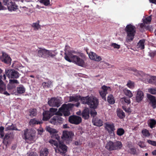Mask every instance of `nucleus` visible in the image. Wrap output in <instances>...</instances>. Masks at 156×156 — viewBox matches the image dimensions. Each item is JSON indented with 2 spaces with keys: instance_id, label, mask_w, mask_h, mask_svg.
Wrapping results in <instances>:
<instances>
[{
  "instance_id": "f257e3e1",
  "label": "nucleus",
  "mask_w": 156,
  "mask_h": 156,
  "mask_svg": "<svg viewBox=\"0 0 156 156\" xmlns=\"http://www.w3.org/2000/svg\"><path fill=\"white\" fill-rule=\"evenodd\" d=\"M64 58L69 62H73L76 65L84 67L86 64L84 60L80 58L78 56L73 55L70 52L65 53Z\"/></svg>"
},
{
  "instance_id": "f03ea898",
  "label": "nucleus",
  "mask_w": 156,
  "mask_h": 156,
  "mask_svg": "<svg viewBox=\"0 0 156 156\" xmlns=\"http://www.w3.org/2000/svg\"><path fill=\"white\" fill-rule=\"evenodd\" d=\"M81 103L83 104H87L90 108L94 109L97 108L99 104L98 99L94 96L83 97Z\"/></svg>"
},
{
  "instance_id": "7ed1b4c3",
  "label": "nucleus",
  "mask_w": 156,
  "mask_h": 156,
  "mask_svg": "<svg viewBox=\"0 0 156 156\" xmlns=\"http://www.w3.org/2000/svg\"><path fill=\"white\" fill-rule=\"evenodd\" d=\"M76 104L68 103L67 104H64L60 108L58 112V114L62 115L63 114L65 116H68L70 115V110H71L74 106L78 107L80 103L78 101Z\"/></svg>"
},
{
  "instance_id": "20e7f679",
  "label": "nucleus",
  "mask_w": 156,
  "mask_h": 156,
  "mask_svg": "<svg viewBox=\"0 0 156 156\" xmlns=\"http://www.w3.org/2000/svg\"><path fill=\"white\" fill-rule=\"evenodd\" d=\"M127 34L126 41H132L134 38L136 33V28L135 26L131 24L127 25L125 29Z\"/></svg>"
},
{
  "instance_id": "39448f33",
  "label": "nucleus",
  "mask_w": 156,
  "mask_h": 156,
  "mask_svg": "<svg viewBox=\"0 0 156 156\" xmlns=\"http://www.w3.org/2000/svg\"><path fill=\"white\" fill-rule=\"evenodd\" d=\"M122 144L119 141H117L114 143L111 141L108 142L105 146L106 149L109 151L122 149Z\"/></svg>"
},
{
  "instance_id": "423d86ee",
  "label": "nucleus",
  "mask_w": 156,
  "mask_h": 156,
  "mask_svg": "<svg viewBox=\"0 0 156 156\" xmlns=\"http://www.w3.org/2000/svg\"><path fill=\"white\" fill-rule=\"evenodd\" d=\"M74 135L73 132L71 131L64 130L62 132V135L61 137L62 140L66 142V143H69L72 140Z\"/></svg>"
},
{
  "instance_id": "0eeeda50",
  "label": "nucleus",
  "mask_w": 156,
  "mask_h": 156,
  "mask_svg": "<svg viewBox=\"0 0 156 156\" xmlns=\"http://www.w3.org/2000/svg\"><path fill=\"white\" fill-rule=\"evenodd\" d=\"M54 144L56 146L55 151L57 153L63 154L66 153L67 152V147L63 142L59 141L58 144L57 143Z\"/></svg>"
},
{
  "instance_id": "6e6552de",
  "label": "nucleus",
  "mask_w": 156,
  "mask_h": 156,
  "mask_svg": "<svg viewBox=\"0 0 156 156\" xmlns=\"http://www.w3.org/2000/svg\"><path fill=\"white\" fill-rule=\"evenodd\" d=\"M5 75L9 78L17 79L19 77L20 74L14 69L5 70Z\"/></svg>"
},
{
  "instance_id": "1a4fd4ad",
  "label": "nucleus",
  "mask_w": 156,
  "mask_h": 156,
  "mask_svg": "<svg viewBox=\"0 0 156 156\" xmlns=\"http://www.w3.org/2000/svg\"><path fill=\"white\" fill-rule=\"evenodd\" d=\"M58 111L56 112V115H58L54 116L50 120L51 123L56 125L62 124L63 121V119L61 117V115L58 114Z\"/></svg>"
},
{
  "instance_id": "9d476101",
  "label": "nucleus",
  "mask_w": 156,
  "mask_h": 156,
  "mask_svg": "<svg viewBox=\"0 0 156 156\" xmlns=\"http://www.w3.org/2000/svg\"><path fill=\"white\" fill-rule=\"evenodd\" d=\"M48 104L50 106L57 108L60 105L59 100L55 97L52 98L49 100Z\"/></svg>"
},
{
  "instance_id": "9b49d317",
  "label": "nucleus",
  "mask_w": 156,
  "mask_h": 156,
  "mask_svg": "<svg viewBox=\"0 0 156 156\" xmlns=\"http://www.w3.org/2000/svg\"><path fill=\"white\" fill-rule=\"evenodd\" d=\"M0 59L2 62L5 64L10 65L11 63V58L5 52H2V55L0 58Z\"/></svg>"
},
{
  "instance_id": "f8f14e48",
  "label": "nucleus",
  "mask_w": 156,
  "mask_h": 156,
  "mask_svg": "<svg viewBox=\"0 0 156 156\" xmlns=\"http://www.w3.org/2000/svg\"><path fill=\"white\" fill-rule=\"evenodd\" d=\"M69 121L71 123L78 125L81 122L82 119L80 117L73 115L69 117Z\"/></svg>"
},
{
  "instance_id": "ddd939ff",
  "label": "nucleus",
  "mask_w": 156,
  "mask_h": 156,
  "mask_svg": "<svg viewBox=\"0 0 156 156\" xmlns=\"http://www.w3.org/2000/svg\"><path fill=\"white\" fill-rule=\"evenodd\" d=\"M147 97L148 98V101L149 104L152 107L153 109L156 107V99L155 97L150 94H147Z\"/></svg>"
},
{
  "instance_id": "4468645a",
  "label": "nucleus",
  "mask_w": 156,
  "mask_h": 156,
  "mask_svg": "<svg viewBox=\"0 0 156 156\" xmlns=\"http://www.w3.org/2000/svg\"><path fill=\"white\" fill-rule=\"evenodd\" d=\"M105 129L110 134H114V131L115 130V126L113 123L105 124Z\"/></svg>"
},
{
  "instance_id": "2eb2a0df",
  "label": "nucleus",
  "mask_w": 156,
  "mask_h": 156,
  "mask_svg": "<svg viewBox=\"0 0 156 156\" xmlns=\"http://www.w3.org/2000/svg\"><path fill=\"white\" fill-rule=\"evenodd\" d=\"M24 139L26 140H29L30 141H32L34 138V136L29 131L28 129L24 130Z\"/></svg>"
},
{
  "instance_id": "dca6fc26",
  "label": "nucleus",
  "mask_w": 156,
  "mask_h": 156,
  "mask_svg": "<svg viewBox=\"0 0 156 156\" xmlns=\"http://www.w3.org/2000/svg\"><path fill=\"white\" fill-rule=\"evenodd\" d=\"M39 50L37 51V55L39 57L43 58H47V50L44 48H39Z\"/></svg>"
},
{
  "instance_id": "f3484780",
  "label": "nucleus",
  "mask_w": 156,
  "mask_h": 156,
  "mask_svg": "<svg viewBox=\"0 0 156 156\" xmlns=\"http://www.w3.org/2000/svg\"><path fill=\"white\" fill-rule=\"evenodd\" d=\"M88 55L90 58L94 61L98 62L102 60V58L100 56H98L96 53L94 52H90Z\"/></svg>"
},
{
  "instance_id": "a211bd4d",
  "label": "nucleus",
  "mask_w": 156,
  "mask_h": 156,
  "mask_svg": "<svg viewBox=\"0 0 156 156\" xmlns=\"http://www.w3.org/2000/svg\"><path fill=\"white\" fill-rule=\"evenodd\" d=\"M8 10L10 11H15L18 10V6L16 4L15 2H9L7 5Z\"/></svg>"
},
{
  "instance_id": "6ab92c4d",
  "label": "nucleus",
  "mask_w": 156,
  "mask_h": 156,
  "mask_svg": "<svg viewBox=\"0 0 156 156\" xmlns=\"http://www.w3.org/2000/svg\"><path fill=\"white\" fill-rule=\"evenodd\" d=\"M144 97V93L142 91L138 89L137 91L136 96V100L137 102H140L143 99Z\"/></svg>"
},
{
  "instance_id": "aec40b11",
  "label": "nucleus",
  "mask_w": 156,
  "mask_h": 156,
  "mask_svg": "<svg viewBox=\"0 0 156 156\" xmlns=\"http://www.w3.org/2000/svg\"><path fill=\"white\" fill-rule=\"evenodd\" d=\"M89 109L88 108H85L82 113V118L85 119H87L89 118Z\"/></svg>"
},
{
  "instance_id": "412c9836",
  "label": "nucleus",
  "mask_w": 156,
  "mask_h": 156,
  "mask_svg": "<svg viewBox=\"0 0 156 156\" xmlns=\"http://www.w3.org/2000/svg\"><path fill=\"white\" fill-rule=\"evenodd\" d=\"M46 131L50 133L51 134H54L55 136L56 139L57 140H58L59 139L60 137L58 135H56V134L57 132L56 129L51 128L49 126H47L46 127Z\"/></svg>"
},
{
  "instance_id": "4be33fe9",
  "label": "nucleus",
  "mask_w": 156,
  "mask_h": 156,
  "mask_svg": "<svg viewBox=\"0 0 156 156\" xmlns=\"http://www.w3.org/2000/svg\"><path fill=\"white\" fill-rule=\"evenodd\" d=\"M43 117L42 120L43 121H47L53 116V114H51L48 111H44L43 113Z\"/></svg>"
},
{
  "instance_id": "5701e85b",
  "label": "nucleus",
  "mask_w": 156,
  "mask_h": 156,
  "mask_svg": "<svg viewBox=\"0 0 156 156\" xmlns=\"http://www.w3.org/2000/svg\"><path fill=\"white\" fill-rule=\"evenodd\" d=\"M83 97H81L80 95H75L74 96H70L69 98V101L70 102L74 101L77 102L80 100L81 101V100Z\"/></svg>"
},
{
  "instance_id": "b1692460",
  "label": "nucleus",
  "mask_w": 156,
  "mask_h": 156,
  "mask_svg": "<svg viewBox=\"0 0 156 156\" xmlns=\"http://www.w3.org/2000/svg\"><path fill=\"white\" fill-rule=\"evenodd\" d=\"M43 123L42 121L37 120L36 119L34 118L31 119L29 121V124L30 125L34 126L36 125L40 124Z\"/></svg>"
},
{
  "instance_id": "393cba45",
  "label": "nucleus",
  "mask_w": 156,
  "mask_h": 156,
  "mask_svg": "<svg viewBox=\"0 0 156 156\" xmlns=\"http://www.w3.org/2000/svg\"><path fill=\"white\" fill-rule=\"evenodd\" d=\"M2 75H0V93H2L5 90L6 86L4 82L2 80Z\"/></svg>"
},
{
  "instance_id": "a878e982",
  "label": "nucleus",
  "mask_w": 156,
  "mask_h": 156,
  "mask_svg": "<svg viewBox=\"0 0 156 156\" xmlns=\"http://www.w3.org/2000/svg\"><path fill=\"white\" fill-rule=\"evenodd\" d=\"M129 70L133 72L134 73V74L137 76H141L144 74V73L143 71L138 70L134 68H131Z\"/></svg>"
},
{
  "instance_id": "bb28decb",
  "label": "nucleus",
  "mask_w": 156,
  "mask_h": 156,
  "mask_svg": "<svg viewBox=\"0 0 156 156\" xmlns=\"http://www.w3.org/2000/svg\"><path fill=\"white\" fill-rule=\"evenodd\" d=\"M92 122L94 125L98 126H101L103 125L102 121L98 118H96L94 119H93Z\"/></svg>"
},
{
  "instance_id": "cd10ccee",
  "label": "nucleus",
  "mask_w": 156,
  "mask_h": 156,
  "mask_svg": "<svg viewBox=\"0 0 156 156\" xmlns=\"http://www.w3.org/2000/svg\"><path fill=\"white\" fill-rule=\"evenodd\" d=\"M10 138V134L9 133H6L5 134L4 137H3V143L5 145L7 146V145L9 144V140Z\"/></svg>"
},
{
  "instance_id": "c85d7f7f",
  "label": "nucleus",
  "mask_w": 156,
  "mask_h": 156,
  "mask_svg": "<svg viewBox=\"0 0 156 156\" xmlns=\"http://www.w3.org/2000/svg\"><path fill=\"white\" fill-rule=\"evenodd\" d=\"M17 93L19 94H21L24 93L26 90L25 88L22 85H20L16 88Z\"/></svg>"
},
{
  "instance_id": "c756f323",
  "label": "nucleus",
  "mask_w": 156,
  "mask_h": 156,
  "mask_svg": "<svg viewBox=\"0 0 156 156\" xmlns=\"http://www.w3.org/2000/svg\"><path fill=\"white\" fill-rule=\"evenodd\" d=\"M40 156H47L49 152L48 149L46 148H42L40 151Z\"/></svg>"
},
{
  "instance_id": "7c9ffc66",
  "label": "nucleus",
  "mask_w": 156,
  "mask_h": 156,
  "mask_svg": "<svg viewBox=\"0 0 156 156\" xmlns=\"http://www.w3.org/2000/svg\"><path fill=\"white\" fill-rule=\"evenodd\" d=\"M115 100L112 94H110L107 97L108 102L111 105L115 103Z\"/></svg>"
},
{
  "instance_id": "2f4dec72",
  "label": "nucleus",
  "mask_w": 156,
  "mask_h": 156,
  "mask_svg": "<svg viewBox=\"0 0 156 156\" xmlns=\"http://www.w3.org/2000/svg\"><path fill=\"white\" fill-rule=\"evenodd\" d=\"M156 125V121L155 120L151 119L149 120V126L151 128L155 127Z\"/></svg>"
},
{
  "instance_id": "473e14b6",
  "label": "nucleus",
  "mask_w": 156,
  "mask_h": 156,
  "mask_svg": "<svg viewBox=\"0 0 156 156\" xmlns=\"http://www.w3.org/2000/svg\"><path fill=\"white\" fill-rule=\"evenodd\" d=\"M29 115L31 117H33L36 115L37 110L35 108L30 109L29 110Z\"/></svg>"
},
{
  "instance_id": "72a5a7b5",
  "label": "nucleus",
  "mask_w": 156,
  "mask_h": 156,
  "mask_svg": "<svg viewBox=\"0 0 156 156\" xmlns=\"http://www.w3.org/2000/svg\"><path fill=\"white\" fill-rule=\"evenodd\" d=\"M125 133V130L122 128H119L117 129L116 131L117 134L120 136L123 135Z\"/></svg>"
},
{
  "instance_id": "f704fd0d",
  "label": "nucleus",
  "mask_w": 156,
  "mask_h": 156,
  "mask_svg": "<svg viewBox=\"0 0 156 156\" xmlns=\"http://www.w3.org/2000/svg\"><path fill=\"white\" fill-rule=\"evenodd\" d=\"M39 21L38 20L36 23H33L32 26L34 28V30H38L39 29H41V25H39Z\"/></svg>"
},
{
  "instance_id": "c9c22d12",
  "label": "nucleus",
  "mask_w": 156,
  "mask_h": 156,
  "mask_svg": "<svg viewBox=\"0 0 156 156\" xmlns=\"http://www.w3.org/2000/svg\"><path fill=\"white\" fill-rule=\"evenodd\" d=\"M117 115L121 119L124 118L125 116V113L122 110H120L117 111Z\"/></svg>"
},
{
  "instance_id": "e433bc0d",
  "label": "nucleus",
  "mask_w": 156,
  "mask_h": 156,
  "mask_svg": "<svg viewBox=\"0 0 156 156\" xmlns=\"http://www.w3.org/2000/svg\"><path fill=\"white\" fill-rule=\"evenodd\" d=\"M101 89L104 92H105L106 94H108V91H111V89L109 87H107L105 85H103L101 87Z\"/></svg>"
},
{
  "instance_id": "4c0bfd02",
  "label": "nucleus",
  "mask_w": 156,
  "mask_h": 156,
  "mask_svg": "<svg viewBox=\"0 0 156 156\" xmlns=\"http://www.w3.org/2000/svg\"><path fill=\"white\" fill-rule=\"evenodd\" d=\"M145 41L144 40H140L138 43L139 47L141 49H143L144 48V43Z\"/></svg>"
},
{
  "instance_id": "58836bf2",
  "label": "nucleus",
  "mask_w": 156,
  "mask_h": 156,
  "mask_svg": "<svg viewBox=\"0 0 156 156\" xmlns=\"http://www.w3.org/2000/svg\"><path fill=\"white\" fill-rule=\"evenodd\" d=\"M148 82L152 84L156 85V76H152L151 77L149 80Z\"/></svg>"
},
{
  "instance_id": "ea45409f",
  "label": "nucleus",
  "mask_w": 156,
  "mask_h": 156,
  "mask_svg": "<svg viewBox=\"0 0 156 156\" xmlns=\"http://www.w3.org/2000/svg\"><path fill=\"white\" fill-rule=\"evenodd\" d=\"M152 18L151 16H149L143 19V22L146 24H150Z\"/></svg>"
},
{
  "instance_id": "a19ab883",
  "label": "nucleus",
  "mask_w": 156,
  "mask_h": 156,
  "mask_svg": "<svg viewBox=\"0 0 156 156\" xmlns=\"http://www.w3.org/2000/svg\"><path fill=\"white\" fill-rule=\"evenodd\" d=\"M123 91L125 95L128 96L129 98H131L133 96L131 92L129 90L125 89L123 90Z\"/></svg>"
},
{
  "instance_id": "79ce46f5",
  "label": "nucleus",
  "mask_w": 156,
  "mask_h": 156,
  "mask_svg": "<svg viewBox=\"0 0 156 156\" xmlns=\"http://www.w3.org/2000/svg\"><path fill=\"white\" fill-rule=\"evenodd\" d=\"M52 82L51 81H48L47 82H43L42 83L44 88H48L51 85Z\"/></svg>"
},
{
  "instance_id": "37998d69",
  "label": "nucleus",
  "mask_w": 156,
  "mask_h": 156,
  "mask_svg": "<svg viewBox=\"0 0 156 156\" xmlns=\"http://www.w3.org/2000/svg\"><path fill=\"white\" fill-rule=\"evenodd\" d=\"M47 58L49 57L53 58L55 55L53 51L48 50H47Z\"/></svg>"
},
{
  "instance_id": "c03bdc74",
  "label": "nucleus",
  "mask_w": 156,
  "mask_h": 156,
  "mask_svg": "<svg viewBox=\"0 0 156 156\" xmlns=\"http://www.w3.org/2000/svg\"><path fill=\"white\" fill-rule=\"evenodd\" d=\"M142 133L144 136H149L150 134L149 131L146 129H143L142 131Z\"/></svg>"
},
{
  "instance_id": "a18cd8bd",
  "label": "nucleus",
  "mask_w": 156,
  "mask_h": 156,
  "mask_svg": "<svg viewBox=\"0 0 156 156\" xmlns=\"http://www.w3.org/2000/svg\"><path fill=\"white\" fill-rule=\"evenodd\" d=\"M40 3L43 4L44 5L47 6L50 4V0H40Z\"/></svg>"
},
{
  "instance_id": "49530a36",
  "label": "nucleus",
  "mask_w": 156,
  "mask_h": 156,
  "mask_svg": "<svg viewBox=\"0 0 156 156\" xmlns=\"http://www.w3.org/2000/svg\"><path fill=\"white\" fill-rule=\"evenodd\" d=\"M99 93L100 96L101 97L102 99L106 101V98L105 96L107 94L105 92H104L102 90H99Z\"/></svg>"
},
{
  "instance_id": "de8ad7c7",
  "label": "nucleus",
  "mask_w": 156,
  "mask_h": 156,
  "mask_svg": "<svg viewBox=\"0 0 156 156\" xmlns=\"http://www.w3.org/2000/svg\"><path fill=\"white\" fill-rule=\"evenodd\" d=\"M134 83L129 80L128 81L127 86L130 88H133L134 87Z\"/></svg>"
},
{
  "instance_id": "09e8293b",
  "label": "nucleus",
  "mask_w": 156,
  "mask_h": 156,
  "mask_svg": "<svg viewBox=\"0 0 156 156\" xmlns=\"http://www.w3.org/2000/svg\"><path fill=\"white\" fill-rule=\"evenodd\" d=\"M4 127L2 126L0 127V138H3L4 136Z\"/></svg>"
},
{
  "instance_id": "8fccbe9b",
  "label": "nucleus",
  "mask_w": 156,
  "mask_h": 156,
  "mask_svg": "<svg viewBox=\"0 0 156 156\" xmlns=\"http://www.w3.org/2000/svg\"><path fill=\"white\" fill-rule=\"evenodd\" d=\"M15 86L14 84L11 83L9 82L7 86V89L8 90H11L15 88Z\"/></svg>"
},
{
  "instance_id": "3c124183",
  "label": "nucleus",
  "mask_w": 156,
  "mask_h": 156,
  "mask_svg": "<svg viewBox=\"0 0 156 156\" xmlns=\"http://www.w3.org/2000/svg\"><path fill=\"white\" fill-rule=\"evenodd\" d=\"M57 110V108H51L49 109L48 112H49L51 114H53V115L55 113Z\"/></svg>"
},
{
  "instance_id": "603ef678",
  "label": "nucleus",
  "mask_w": 156,
  "mask_h": 156,
  "mask_svg": "<svg viewBox=\"0 0 156 156\" xmlns=\"http://www.w3.org/2000/svg\"><path fill=\"white\" fill-rule=\"evenodd\" d=\"M129 152L131 154L135 155L136 154V150L134 148L131 147L129 149Z\"/></svg>"
},
{
  "instance_id": "864d4df0",
  "label": "nucleus",
  "mask_w": 156,
  "mask_h": 156,
  "mask_svg": "<svg viewBox=\"0 0 156 156\" xmlns=\"http://www.w3.org/2000/svg\"><path fill=\"white\" fill-rule=\"evenodd\" d=\"M138 145L142 148H144L146 147V146L144 144V143L142 141H140L138 143Z\"/></svg>"
},
{
  "instance_id": "5fc2aeb1",
  "label": "nucleus",
  "mask_w": 156,
  "mask_h": 156,
  "mask_svg": "<svg viewBox=\"0 0 156 156\" xmlns=\"http://www.w3.org/2000/svg\"><path fill=\"white\" fill-rule=\"evenodd\" d=\"M147 142L149 144H151L153 146H156V141L151 140H147Z\"/></svg>"
},
{
  "instance_id": "6e6d98bb",
  "label": "nucleus",
  "mask_w": 156,
  "mask_h": 156,
  "mask_svg": "<svg viewBox=\"0 0 156 156\" xmlns=\"http://www.w3.org/2000/svg\"><path fill=\"white\" fill-rule=\"evenodd\" d=\"M148 91L153 94H156V88H150L148 89Z\"/></svg>"
},
{
  "instance_id": "4d7b16f0",
  "label": "nucleus",
  "mask_w": 156,
  "mask_h": 156,
  "mask_svg": "<svg viewBox=\"0 0 156 156\" xmlns=\"http://www.w3.org/2000/svg\"><path fill=\"white\" fill-rule=\"evenodd\" d=\"M125 102L127 104H130V100L129 97H124L122 98Z\"/></svg>"
},
{
  "instance_id": "13d9d810",
  "label": "nucleus",
  "mask_w": 156,
  "mask_h": 156,
  "mask_svg": "<svg viewBox=\"0 0 156 156\" xmlns=\"http://www.w3.org/2000/svg\"><path fill=\"white\" fill-rule=\"evenodd\" d=\"M111 46L113 47L114 48L119 49L120 48V45H118L116 43H112L111 44Z\"/></svg>"
},
{
  "instance_id": "bf43d9fd",
  "label": "nucleus",
  "mask_w": 156,
  "mask_h": 156,
  "mask_svg": "<svg viewBox=\"0 0 156 156\" xmlns=\"http://www.w3.org/2000/svg\"><path fill=\"white\" fill-rule=\"evenodd\" d=\"M90 114L92 116H93V117H94L97 114V112L95 110H94L90 111Z\"/></svg>"
},
{
  "instance_id": "052dcab7",
  "label": "nucleus",
  "mask_w": 156,
  "mask_h": 156,
  "mask_svg": "<svg viewBox=\"0 0 156 156\" xmlns=\"http://www.w3.org/2000/svg\"><path fill=\"white\" fill-rule=\"evenodd\" d=\"M9 82L11 83L14 84L15 83L19 84V81L17 80H9Z\"/></svg>"
},
{
  "instance_id": "680f3d73",
  "label": "nucleus",
  "mask_w": 156,
  "mask_h": 156,
  "mask_svg": "<svg viewBox=\"0 0 156 156\" xmlns=\"http://www.w3.org/2000/svg\"><path fill=\"white\" fill-rule=\"evenodd\" d=\"M127 147L129 148H131V147H132L133 146L132 143L130 141L128 142L127 143Z\"/></svg>"
},
{
  "instance_id": "e2e57ef3",
  "label": "nucleus",
  "mask_w": 156,
  "mask_h": 156,
  "mask_svg": "<svg viewBox=\"0 0 156 156\" xmlns=\"http://www.w3.org/2000/svg\"><path fill=\"white\" fill-rule=\"evenodd\" d=\"M63 128L64 129L68 128H69V127L68 126V124H66L63 125Z\"/></svg>"
},
{
  "instance_id": "0e129e2a",
  "label": "nucleus",
  "mask_w": 156,
  "mask_h": 156,
  "mask_svg": "<svg viewBox=\"0 0 156 156\" xmlns=\"http://www.w3.org/2000/svg\"><path fill=\"white\" fill-rule=\"evenodd\" d=\"M5 90H4L3 93L2 94H4L6 95L7 96H9L10 95V94L7 91H5Z\"/></svg>"
},
{
  "instance_id": "69168bd1",
  "label": "nucleus",
  "mask_w": 156,
  "mask_h": 156,
  "mask_svg": "<svg viewBox=\"0 0 156 156\" xmlns=\"http://www.w3.org/2000/svg\"><path fill=\"white\" fill-rule=\"evenodd\" d=\"M145 23H144L143 22V23H141L140 25V27L141 28H143L145 27Z\"/></svg>"
},
{
  "instance_id": "338daca9",
  "label": "nucleus",
  "mask_w": 156,
  "mask_h": 156,
  "mask_svg": "<svg viewBox=\"0 0 156 156\" xmlns=\"http://www.w3.org/2000/svg\"><path fill=\"white\" fill-rule=\"evenodd\" d=\"M151 3L156 4V0H149Z\"/></svg>"
},
{
  "instance_id": "774afa93",
  "label": "nucleus",
  "mask_w": 156,
  "mask_h": 156,
  "mask_svg": "<svg viewBox=\"0 0 156 156\" xmlns=\"http://www.w3.org/2000/svg\"><path fill=\"white\" fill-rule=\"evenodd\" d=\"M152 154L153 155H156V150H154L152 152Z\"/></svg>"
}]
</instances>
